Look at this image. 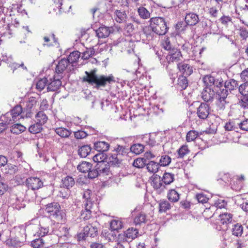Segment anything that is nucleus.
<instances>
[{
    "label": "nucleus",
    "mask_w": 248,
    "mask_h": 248,
    "mask_svg": "<svg viewBox=\"0 0 248 248\" xmlns=\"http://www.w3.org/2000/svg\"><path fill=\"white\" fill-rule=\"evenodd\" d=\"M92 165L87 162H82L77 167L78 170H91Z\"/></svg>",
    "instance_id": "obj_59"
},
{
    "label": "nucleus",
    "mask_w": 248,
    "mask_h": 248,
    "mask_svg": "<svg viewBox=\"0 0 248 248\" xmlns=\"http://www.w3.org/2000/svg\"><path fill=\"white\" fill-rule=\"evenodd\" d=\"M167 197L170 201L175 202L179 200L180 195L175 189H173L169 190Z\"/></svg>",
    "instance_id": "obj_34"
},
{
    "label": "nucleus",
    "mask_w": 248,
    "mask_h": 248,
    "mask_svg": "<svg viewBox=\"0 0 248 248\" xmlns=\"http://www.w3.org/2000/svg\"><path fill=\"white\" fill-rule=\"evenodd\" d=\"M26 130V127L19 124L13 125L11 128V131L16 134H20Z\"/></svg>",
    "instance_id": "obj_45"
},
{
    "label": "nucleus",
    "mask_w": 248,
    "mask_h": 248,
    "mask_svg": "<svg viewBox=\"0 0 248 248\" xmlns=\"http://www.w3.org/2000/svg\"><path fill=\"white\" fill-rule=\"evenodd\" d=\"M51 220L48 218H45L40 221L39 230L37 232L39 236H44L47 233L51 234L53 230L51 226Z\"/></svg>",
    "instance_id": "obj_5"
},
{
    "label": "nucleus",
    "mask_w": 248,
    "mask_h": 248,
    "mask_svg": "<svg viewBox=\"0 0 248 248\" xmlns=\"http://www.w3.org/2000/svg\"><path fill=\"white\" fill-rule=\"evenodd\" d=\"M138 12L140 16L143 19H147L150 17V12L143 7L139 8Z\"/></svg>",
    "instance_id": "obj_53"
},
{
    "label": "nucleus",
    "mask_w": 248,
    "mask_h": 248,
    "mask_svg": "<svg viewBox=\"0 0 248 248\" xmlns=\"http://www.w3.org/2000/svg\"><path fill=\"white\" fill-rule=\"evenodd\" d=\"M59 209H61V206L58 202H53L45 205V211L49 214L50 216L58 211Z\"/></svg>",
    "instance_id": "obj_26"
},
{
    "label": "nucleus",
    "mask_w": 248,
    "mask_h": 248,
    "mask_svg": "<svg viewBox=\"0 0 248 248\" xmlns=\"http://www.w3.org/2000/svg\"><path fill=\"white\" fill-rule=\"evenodd\" d=\"M42 125L38 123L32 124L29 128V131L33 134H36L39 133L42 129Z\"/></svg>",
    "instance_id": "obj_56"
},
{
    "label": "nucleus",
    "mask_w": 248,
    "mask_h": 248,
    "mask_svg": "<svg viewBox=\"0 0 248 248\" xmlns=\"http://www.w3.org/2000/svg\"><path fill=\"white\" fill-rule=\"evenodd\" d=\"M148 170H158L159 164L155 161H150L146 165Z\"/></svg>",
    "instance_id": "obj_60"
},
{
    "label": "nucleus",
    "mask_w": 248,
    "mask_h": 248,
    "mask_svg": "<svg viewBox=\"0 0 248 248\" xmlns=\"http://www.w3.org/2000/svg\"><path fill=\"white\" fill-rule=\"evenodd\" d=\"M86 76L83 78V81L87 82L92 85H95V87L98 88L100 87H105L108 83L114 82V77L112 75L108 76L101 75L98 76L96 74V70H92L90 72H85Z\"/></svg>",
    "instance_id": "obj_1"
},
{
    "label": "nucleus",
    "mask_w": 248,
    "mask_h": 248,
    "mask_svg": "<svg viewBox=\"0 0 248 248\" xmlns=\"http://www.w3.org/2000/svg\"><path fill=\"white\" fill-rule=\"evenodd\" d=\"M170 208V204L167 200H161L159 202V212H166Z\"/></svg>",
    "instance_id": "obj_42"
},
{
    "label": "nucleus",
    "mask_w": 248,
    "mask_h": 248,
    "mask_svg": "<svg viewBox=\"0 0 248 248\" xmlns=\"http://www.w3.org/2000/svg\"><path fill=\"white\" fill-rule=\"evenodd\" d=\"M94 54V50L93 48H86V50L82 53L83 59L86 60L90 58Z\"/></svg>",
    "instance_id": "obj_62"
},
{
    "label": "nucleus",
    "mask_w": 248,
    "mask_h": 248,
    "mask_svg": "<svg viewBox=\"0 0 248 248\" xmlns=\"http://www.w3.org/2000/svg\"><path fill=\"white\" fill-rule=\"evenodd\" d=\"M51 216L58 223H63L66 220V214L61 209H59L58 211L56 212Z\"/></svg>",
    "instance_id": "obj_24"
},
{
    "label": "nucleus",
    "mask_w": 248,
    "mask_h": 248,
    "mask_svg": "<svg viewBox=\"0 0 248 248\" xmlns=\"http://www.w3.org/2000/svg\"><path fill=\"white\" fill-rule=\"evenodd\" d=\"M93 203L92 202H88L87 203L84 204V210H82L81 215L80 218L84 220L90 219L92 217V211L91 209L92 208Z\"/></svg>",
    "instance_id": "obj_19"
},
{
    "label": "nucleus",
    "mask_w": 248,
    "mask_h": 248,
    "mask_svg": "<svg viewBox=\"0 0 248 248\" xmlns=\"http://www.w3.org/2000/svg\"><path fill=\"white\" fill-rule=\"evenodd\" d=\"M232 215L230 213H225L219 216L221 224L224 225L229 224L232 220Z\"/></svg>",
    "instance_id": "obj_36"
},
{
    "label": "nucleus",
    "mask_w": 248,
    "mask_h": 248,
    "mask_svg": "<svg viewBox=\"0 0 248 248\" xmlns=\"http://www.w3.org/2000/svg\"><path fill=\"white\" fill-rule=\"evenodd\" d=\"M182 58V55L179 49L175 48L170 50L166 56V59L167 63L170 64L171 63L177 62L181 61Z\"/></svg>",
    "instance_id": "obj_9"
},
{
    "label": "nucleus",
    "mask_w": 248,
    "mask_h": 248,
    "mask_svg": "<svg viewBox=\"0 0 248 248\" xmlns=\"http://www.w3.org/2000/svg\"><path fill=\"white\" fill-rule=\"evenodd\" d=\"M171 159L169 156L165 155L161 157L158 163L160 167H165L168 166L171 162Z\"/></svg>",
    "instance_id": "obj_55"
},
{
    "label": "nucleus",
    "mask_w": 248,
    "mask_h": 248,
    "mask_svg": "<svg viewBox=\"0 0 248 248\" xmlns=\"http://www.w3.org/2000/svg\"><path fill=\"white\" fill-rule=\"evenodd\" d=\"M122 159L119 158L118 155L112 154L108 158V162L111 166L119 167L122 165Z\"/></svg>",
    "instance_id": "obj_30"
},
{
    "label": "nucleus",
    "mask_w": 248,
    "mask_h": 248,
    "mask_svg": "<svg viewBox=\"0 0 248 248\" xmlns=\"http://www.w3.org/2000/svg\"><path fill=\"white\" fill-rule=\"evenodd\" d=\"M177 152L178 154V157L183 158L189 152V150L187 145H182Z\"/></svg>",
    "instance_id": "obj_54"
},
{
    "label": "nucleus",
    "mask_w": 248,
    "mask_h": 248,
    "mask_svg": "<svg viewBox=\"0 0 248 248\" xmlns=\"http://www.w3.org/2000/svg\"><path fill=\"white\" fill-rule=\"evenodd\" d=\"M94 147L98 152L104 153L108 150L109 144L105 141H98L94 143Z\"/></svg>",
    "instance_id": "obj_27"
},
{
    "label": "nucleus",
    "mask_w": 248,
    "mask_h": 248,
    "mask_svg": "<svg viewBox=\"0 0 248 248\" xmlns=\"http://www.w3.org/2000/svg\"><path fill=\"white\" fill-rule=\"evenodd\" d=\"M113 151L116 153L118 156H126L129 153V149L124 146L117 145Z\"/></svg>",
    "instance_id": "obj_38"
},
{
    "label": "nucleus",
    "mask_w": 248,
    "mask_h": 248,
    "mask_svg": "<svg viewBox=\"0 0 248 248\" xmlns=\"http://www.w3.org/2000/svg\"><path fill=\"white\" fill-rule=\"evenodd\" d=\"M228 92L225 89L217 90L216 95V105L217 110H223L226 105L229 103L227 100Z\"/></svg>",
    "instance_id": "obj_3"
},
{
    "label": "nucleus",
    "mask_w": 248,
    "mask_h": 248,
    "mask_svg": "<svg viewBox=\"0 0 248 248\" xmlns=\"http://www.w3.org/2000/svg\"><path fill=\"white\" fill-rule=\"evenodd\" d=\"M69 64L66 59H61L57 65L55 75H61L63 76V73L65 70H66Z\"/></svg>",
    "instance_id": "obj_20"
},
{
    "label": "nucleus",
    "mask_w": 248,
    "mask_h": 248,
    "mask_svg": "<svg viewBox=\"0 0 248 248\" xmlns=\"http://www.w3.org/2000/svg\"><path fill=\"white\" fill-rule=\"evenodd\" d=\"M164 185L170 184L174 180V175L171 173L165 172L162 178Z\"/></svg>",
    "instance_id": "obj_48"
},
{
    "label": "nucleus",
    "mask_w": 248,
    "mask_h": 248,
    "mask_svg": "<svg viewBox=\"0 0 248 248\" xmlns=\"http://www.w3.org/2000/svg\"><path fill=\"white\" fill-rule=\"evenodd\" d=\"M239 93L242 96H248V83L244 82L238 88Z\"/></svg>",
    "instance_id": "obj_58"
},
{
    "label": "nucleus",
    "mask_w": 248,
    "mask_h": 248,
    "mask_svg": "<svg viewBox=\"0 0 248 248\" xmlns=\"http://www.w3.org/2000/svg\"><path fill=\"white\" fill-rule=\"evenodd\" d=\"M150 22L152 31L156 34L163 35L168 31L167 22L163 17H153L150 19Z\"/></svg>",
    "instance_id": "obj_2"
},
{
    "label": "nucleus",
    "mask_w": 248,
    "mask_h": 248,
    "mask_svg": "<svg viewBox=\"0 0 248 248\" xmlns=\"http://www.w3.org/2000/svg\"><path fill=\"white\" fill-rule=\"evenodd\" d=\"M95 32L96 36L99 38H104L108 37L109 35L110 30L109 28L105 26H102L95 30Z\"/></svg>",
    "instance_id": "obj_25"
},
{
    "label": "nucleus",
    "mask_w": 248,
    "mask_h": 248,
    "mask_svg": "<svg viewBox=\"0 0 248 248\" xmlns=\"http://www.w3.org/2000/svg\"><path fill=\"white\" fill-rule=\"evenodd\" d=\"M107 159V155L102 152H99V153L95 155L93 157V159L94 162H97L98 165H99L100 167H101V170H106L109 169V165L108 163H106L105 160Z\"/></svg>",
    "instance_id": "obj_12"
},
{
    "label": "nucleus",
    "mask_w": 248,
    "mask_h": 248,
    "mask_svg": "<svg viewBox=\"0 0 248 248\" xmlns=\"http://www.w3.org/2000/svg\"><path fill=\"white\" fill-rule=\"evenodd\" d=\"M91 148L89 145H84L80 147L78 150V154L81 157H86L90 153Z\"/></svg>",
    "instance_id": "obj_40"
},
{
    "label": "nucleus",
    "mask_w": 248,
    "mask_h": 248,
    "mask_svg": "<svg viewBox=\"0 0 248 248\" xmlns=\"http://www.w3.org/2000/svg\"><path fill=\"white\" fill-rule=\"evenodd\" d=\"M199 135L198 132L196 130H190L186 134V140L187 142L194 141Z\"/></svg>",
    "instance_id": "obj_51"
},
{
    "label": "nucleus",
    "mask_w": 248,
    "mask_h": 248,
    "mask_svg": "<svg viewBox=\"0 0 248 248\" xmlns=\"http://www.w3.org/2000/svg\"><path fill=\"white\" fill-rule=\"evenodd\" d=\"M239 105L244 108H248V96H242L239 101Z\"/></svg>",
    "instance_id": "obj_63"
},
{
    "label": "nucleus",
    "mask_w": 248,
    "mask_h": 248,
    "mask_svg": "<svg viewBox=\"0 0 248 248\" xmlns=\"http://www.w3.org/2000/svg\"><path fill=\"white\" fill-rule=\"evenodd\" d=\"M97 234V228L89 223L84 227L83 232L77 234V238L78 241L85 240L87 237H94Z\"/></svg>",
    "instance_id": "obj_4"
},
{
    "label": "nucleus",
    "mask_w": 248,
    "mask_h": 248,
    "mask_svg": "<svg viewBox=\"0 0 248 248\" xmlns=\"http://www.w3.org/2000/svg\"><path fill=\"white\" fill-rule=\"evenodd\" d=\"M232 234L235 236H241L243 232V227L240 224L237 223L232 225Z\"/></svg>",
    "instance_id": "obj_31"
},
{
    "label": "nucleus",
    "mask_w": 248,
    "mask_h": 248,
    "mask_svg": "<svg viewBox=\"0 0 248 248\" xmlns=\"http://www.w3.org/2000/svg\"><path fill=\"white\" fill-rule=\"evenodd\" d=\"M10 112L11 114H12L13 118L16 121L17 118L20 116L22 112L23 113V111L21 106L17 105L10 111Z\"/></svg>",
    "instance_id": "obj_43"
},
{
    "label": "nucleus",
    "mask_w": 248,
    "mask_h": 248,
    "mask_svg": "<svg viewBox=\"0 0 248 248\" xmlns=\"http://www.w3.org/2000/svg\"><path fill=\"white\" fill-rule=\"evenodd\" d=\"M130 151L136 155H139L144 150V146L140 143L134 144L130 147Z\"/></svg>",
    "instance_id": "obj_39"
},
{
    "label": "nucleus",
    "mask_w": 248,
    "mask_h": 248,
    "mask_svg": "<svg viewBox=\"0 0 248 248\" xmlns=\"http://www.w3.org/2000/svg\"><path fill=\"white\" fill-rule=\"evenodd\" d=\"M48 81L46 78L38 80L36 83V88L39 91H42L46 86Z\"/></svg>",
    "instance_id": "obj_57"
},
{
    "label": "nucleus",
    "mask_w": 248,
    "mask_h": 248,
    "mask_svg": "<svg viewBox=\"0 0 248 248\" xmlns=\"http://www.w3.org/2000/svg\"><path fill=\"white\" fill-rule=\"evenodd\" d=\"M1 119L5 126L8 124H13L16 121L13 118L12 114L10 111L7 112L4 115L1 116Z\"/></svg>",
    "instance_id": "obj_35"
},
{
    "label": "nucleus",
    "mask_w": 248,
    "mask_h": 248,
    "mask_svg": "<svg viewBox=\"0 0 248 248\" xmlns=\"http://www.w3.org/2000/svg\"><path fill=\"white\" fill-rule=\"evenodd\" d=\"M110 227L112 231H118L123 227V223L120 220L113 219L110 223Z\"/></svg>",
    "instance_id": "obj_47"
},
{
    "label": "nucleus",
    "mask_w": 248,
    "mask_h": 248,
    "mask_svg": "<svg viewBox=\"0 0 248 248\" xmlns=\"http://www.w3.org/2000/svg\"><path fill=\"white\" fill-rule=\"evenodd\" d=\"M146 164V160L143 158H138L135 159L133 163V165L134 167L138 169H142L145 167Z\"/></svg>",
    "instance_id": "obj_49"
},
{
    "label": "nucleus",
    "mask_w": 248,
    "mask_h": 248,
    "mask_svg": "<svg viewBox=\"0 0 248 248\" xmlns=\"http://www.w3.org/2000/svg\"><path fill=\"white\" fill-rule=\"evenodd\" d=\"M238 86L237 81L234 79H230L228 80H227L224 83V87L222 89H225L228 91L231 92L232 91L236 89Z\"/></svg>",
    "instance_id": "obj_29"
},
{
    "label": "nucleus",
    "mask_w": 248,
    "mask_h": 248,
    "mask_svg": "<svg viewBox=\"0 0 248 248\" xmlns=\"http://www.w3.org/2000/svg\"><path fill=\"white\" fill-rule=\"evenodd\" d=\"M232 176V175L229 172L219 171L217 180L221 185H230Z\"/></svg>",
    "instance_id": "obj_17"
},
{
    "label": "nucleus",
    "mask_w": 248,
    "mask_h": 248,
    "mask_svg": "<svg viewBox=\"0 0 248 248\" xmlns=\"http://www.w3.org/2000/svg\"><path fill=\"white\" fill-rule=\"evenodd\" d=\"M69 228L65 227H61L60 228V231L62 233L60 237L61 239H63L64 241H66L67 238L71 236L69 233Z\"/></svg>",
    "instance_id": "obj_46"
},
{
    "label": "nucleus",
    "mask_w": 248,
    "mask_h": 248,
    "mask_svg": "<svg viewBox=\"0 0 248 248\" xmlns=\"http://www.w3.org/2000/svg\"><path fill=\"white\" fill-rule=\"evenodd\" d=\"M142 140L143 142L146 143L147 145L152 147H155L158 152L161 151L163 147L161 144L157 143L155 138L150 135H144L142 138Z\"/></svg>",
    "instance_id": "obj_18"
},
{
    "label": "nucleus",
    "mask_w": 248,
    "mask_h": 248,
    "mask_svg": "<svg viewBox=\"0 0 248 248\" xmlns=\"http://www.w3.org/2000/svg\"><path fill=\"white\" fill-rule=\"evenodd\" d=\"M199 21V16L194 13L187 14L185 16V22L187 25L194 26Z\"/></svg>",
    "instance_id": "obj_23"
},
{
    "label": "nucleus",
    "mask_w": 248,
    "mask_h": 248,
    "mask_svg": "<svg viewBox=\"0 0 248 248\" xmlns=\"http://www.w3.org/2000/svg\"><path fill=\"white\" fill-rule=\"evenodd\" d=\"M55 5L56 7L54 10L56 12L57 14L69 12L72 7L69 0H59Z\"/></svg>",
    "instance_id": "obj_10"
},
{
    "label": "nucleus",
    "mask_w": 248,
    "mask_h": 248,
    "mask_svg": "<svg viewBox=\"0 0 248 248\" xmlns=\"http://www.w3.org/2000/svg\"><path fill=\"white\" fill-rule=\"evenodd\" d=\"M177 67L184 76H189L193 72L192 67L185 62L178 63Z\"/></svg>",
    "instance_id": "obj_21"
},
{
    "label": "nucleus",
    "mask_w": 248,
    "mask_h": 248,
    "mask_svg": "<svg viewBox=\"0 0 248 248\" xmlns=\"http://www.w3.org/2000/svg\"><path fill=\"white\" fill-rule=\"evenodd\" d=\"M215 95V92L209 87H205L202 93V97L205 102L212 101Z\"/></svg>",
    "instance_id": "obj_22"
},
{
    "label": "nucleus",
    "mask_w": 248,
    "mask_h": 248,
    "mask_svg": "<svg viewBox=\"0 0 248 248\" xmlns=\"http://www.w3.org/2000/svg\"><path fill=\"white\" fill-rule=\"evenodd\" d=\"M26 185L32 190L38 189L43 186V183L37 177H30L26 179Z\"/></svg>",
    "instance_id": "obj_16"
},
{
    "label": "nucleus",
    "mask_w": 248,
    "mask_h": 248,
    "mask_svg": "<svg viewBox=\"0 0 248 248\" xmlns=\"http://www.w3.org/2000/svg\"><path fill=\"white\" fill-rule=\"evenodd\" d=\"M147 221L146 215L144 213H139L135 217L134 223L136 225H141L145 224Z\"/></svg>",
    "instance_id": "obj_33"
},
{
    "label": "nucleus",
    "mask_w": 248,
    "mask_h": 248,
    "mask_svg": "<svg viewBox=\"0 0 248 248\" xmlns=\"http://www.w3.org/2000/svg\"><path fill=\"white\" fill-rule=\"evenodd\" d=\"M139 233L138 230L133 227L129 228L124 232L123 234L119 235V238L123 239V243L131 241L137 237Z\"/></svg>",
    "instance_id": "obj_8"
},
{
    "label": "nucleus",
    "mask_w": 248,
    "mask_h": 248,
    "mask_svg": "<svg viewBox=\"0 0 248 248\" xmlns=\"http://www.w3.org/2000/svg\"><path fill=\"white\" fill-rule=\"evenodd\" d=\"M63 78L61 75H54L53 79H50V82L48 84L47 90L48 92L57 91L62 86L61 79Z\"/></svg>",
    "instance_id": "obj_11"
},
{
    "label": "nucleus",
    "mask_w": 248,
    "mask_h": 248,
    "mask_svg": "<svg viewBox=\"0 0 248 248\" xmlns=\"http://www.w3.org/2000/svg\"><path fill=\"white\" fill-rule=\"evenodd\" d=\"M14 230L16 234L15 241L20 243L25 242L26 240L25 227L23 225L15 227Z\"/></svg>",
    "instance_id": "obj_13"
},
{
    "label": "nucleus",
    "mask_w": 248,
    "mask_h": 248,
    "mask_svg": "<svg viewBox=\"0 0 248 248\" xmlns=\"http://www.w3.org/2000/svg\"><path fill=\"white\" fill-rule=\"evenodd\" d=\"M114 17L117 22L123 23L126 21L127 15L124 11L116 10L114 12Z\"/></svg>",
    "instance_id": "obj_28"
},
{
    "label": "nucleus",
    "mask_w": 248,
    "mask_h": 248,
    "mask_svg": "<svg viewBox=\"0 0 248 248\" xmlns=\"http://www.w3.org/2000/svg\"><path fill=\"white\" fill-rule=\"evenodd\" d=\"M203 80L207 84V87H208L215 83V78L211 75H206L203 78Z\"/></svg>",
    "instance_id": "obj_61"
},
{
    "label": "nucleus",
    "mask_w": 248,
    "mask_h": 248,
    "mask_svg": "<svg viewBox=\"0 0 248 248\" xmlns=\"http://www.w3.org/2000/svg\"><path fill=\"white\" fill-rule=\"evenodd\" d=\"M151 185L157 193L160 194L164 192L166 186L163 182L162 178L159 175L154 173L151 177Z\"/></svg>",
    "instance_id": "obj_6"
},
{
    "label": "nucleus",
    "mask_w": 248,
    "mask_h": 248,
    "mask_svg": "<svg viewBox=\"0 0 248 248\" xmlns=\"http://www.w3.org/2000/svg\"><path fill=\"white\" fill-rule=\"evenodd\" d=\"M31 245L34 248H40L46 247L44 240L41 238L33 240L31 242Z\"/></svg>",
    "instance_id": "obj_50"
},
{
    "label": "nucleus",
    "mask_w": 248,
    "mask_h": 248,
    "mask_svg": "<svg viewBox=\"0 0 248 248\" xmlns=\"http://www.w3.org/2000/svg\"><path fill=\"white\" fill-rule=\"evenodd\" d=\"M80 54L78 51H75L71 52L66 59L69 64L74 63L77 62L79 58Z\"/></svg>",
    "instance_id": "obj_44"
},
{
    "label": "nucleus",
    "mask_w": 248,
    "mask_h": 248,
    "mask_svg": "<svg viewBox=\"0 0 248 248\" xmlns=\"http://www.w3.org/2000/svg\"><path fill=\"white\" fill-rule=\"evenodd\" d=\"M245 179V176L243 174L232 175L230 186L233 190L240 191L244 186Z\"/></svg>",
    "instance_id": "obj_7"
},
{
    "label": "nucleus",
    "mask_w": 248,
    "mask_h": 248,
    "mask_svg": "<svg viewBox=\"0 0 248 248\" xmlns=\"http://www.w3.org/2000/svg\"><path fill=\"white\" fill-rule=\"evenodd\" d=\"M35 118L37 123L41 125L45 124L47 121V116L43 111H39L35 115Z\"/></svg>",
    "instance_id": "obj_37"
},
{
    "label": "nucleus",
    "mask_w": 248,
    "mask_h": 248,
    "mask_svg": "<svg viewBox=\"0 0 248 248\" xmlns=\"http://www.w3.org/2000/svg\"><path fill=\"white\" fill-rule=\"evenodd\" d=\"M55 132L62 138H68L72 133L71 130L64 127H58L55 129Z\"/></svg>",
    "instance_id": "obj_32"
},
{
    "label": "nucleus",
    "mask_w": 248,
    "mask_h": 248,
    "mask_svg": "<svg viewBox=\"0 0 248 248\" xmlns=\"http://www.w3.org/2000/svg\"><path fill=\"white\" fill-rule=\"evenodd\" d=\"M188 81L186 76H182L178 78V85L181 87V90L186 89Z\"/></svg>",
    "instance_id": "obj_52"
},
{
    "label": "nucleus",
    "mask_w": 248,
    "mask_h": 248,
    "mask_svg": "<svg viewBox=\"0 0 248 248\" xmlns=\"http://www.w3.org/2000/svg\"><path fill=\"white\" fill-rule=\"evenodd\" d=\"M37 101L33 97H31L26 103L23 113H26L27 117H31L34 113V108L36 105Z\"/></svg>",
    "instance_id": "obj_15"
},
{
    "label": "nucleus",
    "mask_w": 248,
    "mask_h": 248,
    "mask_svg": "<svg viewBox=\"0 0 248 248\" xmlns=\"http://www.w3.org/2000/svg\"><path fill=\"white\" fill-rule=\"evenodd\" d=\"M62 182L63 186L67 190L72 187L75 184L74 178L69 176H66L64 179H62Z\"/></svg>",
    "instance_id": "obj_41"
},
{
    "label": "nucleus",
    "mask_w": 248,
    "mask_h": 248,
    "mask_svg": "<svg viewBox=\"0 0 248 248\" xmlns=\"http://www.w3.org/2000/svg\"><path fill=\"white\" fill-rule=\"evenodd\" d=\"M210 113L209 106L204 103H202L197 109L198 117L201 119H206Z\"/></svg>",
    "instance_id": "obj_14"
},
{
    "label": "nucleus",
    "mask_w": 248,
    "mask_h": 248,
    "mask_svg": "<svg viewBox=\"0 0 248 248\" xmlns=\"http://www.w3.org/2000/svg\"><path fill=\"white\" fill-rule=\"evenodd\" d=\"M240 77L242 82L248 83V68H245L241 71Z\"/></svg>",
    "instance_id": "obj_64"
}]
</instances>
